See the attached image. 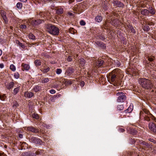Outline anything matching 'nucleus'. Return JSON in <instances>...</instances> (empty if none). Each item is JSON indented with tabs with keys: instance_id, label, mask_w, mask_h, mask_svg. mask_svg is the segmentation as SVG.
<instances>
[{
	"instance_id": "obj_1",
	"label": "nucleus",
	"mask_w": 156,
	"mask_h": 156,
	"mask_svg": "<svg viewBox=\"0 0 156 156\" xmlns=\"http://www.w3.org/2000/svg\"><path fill=\"white\" fill-rule=\"evenodd\" d=\"M120 70L118 69L113 70L107 75L108 81L114 86L117 85V83L119 79V74L120 73Z\"/></svg>"
},
{
	"instance_id": "obj_2",
	"label": "nucleus",
	"mask_w": 156,
	"mask_h": 156,
	"mask_svg": "<svg viewBox=\"0 0 156 156\" xmlns=\"http://www.w3.org/2000/svg\"><path fill=\"white\" fill-rule=\"evenodd\" d=\"M139 82L141 87L146 89H149L153 87V84L150 80L145 78L139 79Z\"/></svg>"
},
{
	"instance_id": "obj_3",
	"label": "nucleus",
	"mask_w": 156,
	"mask_h": 156,
	"mask_svg": "<svg viewBox=\"0 0 156 156\" xmlns=\"http://www.w3.org/2000/svg\"><path fill=\"white\" fill-rule=\"evenodd\" d=\"M47 31L50 34L55 36L58 35L59 33V30L58 27L54 25L49 24L47 25Z\"/></svg>"
},
{
	"instance_id": "obj_4",
	"label": "nucleus",
	"mask_w": 156,
	"mask_h": 156,
	"mask_svg": "<svg viewBox=\"0 0 156 156\" xmlns=\"http://www.w3.org/2000/svg\"><path fill=\"white\" fill-rule=\"evenodd\" d=\"M116 95L118 96L117 101L119 102H123L126 99L125 94L122 92H118L116 93Z\"/></svg>"
},
{
	"instance_id": "obj_5",
	"label": "nucleus",
	"mask_w": 156,
	"mask_h": 156,
	"mask_svg": "<svg viewBox=\"0 0 156 156\" xmlns=\"http://www.w3.org/2000/svg\"><path fill=\"white\" fill-rule=\"evenodd\" d=\"M151 118V119H153V118L155 119V117L154 116V117H152L151 116H150L149 115H147L143 113L142 112H140V118L141 120H142L144 119V120L147 121L148 122H149L150 121V118Z\"/></svg>"
},
{
	"instance_id": "obj_6",
	"label": "nucleus",
	"mask_w": 156,
	"mask_h": 156,
	"mask_svg": "<svg viewBox=\"0 0 156 156\" xmlns=\"http://www.w3.org/2000/svg\"><path fill=\"white\" fill-rule=\"evenodd\" d=\"M149 128L151 133L156 134V125L153 122H149L148 124Z\"/></svg>"
},
{
	"instance_id": "obj_7",
	"label": "nucleus",
	"mask_w": 156,
	"mask_h": 156,
	"mask_svg": "<svg viewBox=\"0 0 156 156\" xmlns=\"http://www.w3.org/2000/svg\"><path fill=\"white\" fill-rule=\"evenodd\" d=\"M30 141L36 144L41 145V144L42 141L39 138L34 136L31 137L30 139Z\"/></svg>"
},
{
	"instance_id": "obj_8",
	"label": "nucleus",
	"mask_w": 156,
	"mask_h": 156,
	"mask_svg": "<svg viewBox=\"0 0 156 156\" xmlns=\"http://www.w3.org/2000/svg\"><path fill=\"white\" fill-rule=\"evenodd\" d=\"M112 3L114 6H116L119 7H123L124 5L123 3L118 0H113L112 1Z\"/></svg>"
},
{
	"instance_id": "obj_9",
	"label": "nucleus",
	"mask_w": 156,
	"mask_h": 156,
	"mask_svg": "<svg viewBox=\"0 0 156 156\" xmlns=\"http://www.w3.org/2000/svg\"><path fill=\"white\" fill-rule=\"evenodd\" d=\"M42 23V20L38 19L33 20L31 22V24L34 27H36Z\"/></svg>"
},
{
	"instance_id": "obj_10",
	"label": "nucleus",
	"mask_w": 156,
	"mask_h": 156,
	"mask_svg": "<svg viewBox=\"0 0 156 156\" xmlns=\"http://www.w3.org/2000/svg\"><path fill=\"white\" fill-rule=\"evenodd\" d=\"M96 65L98 68L104 67L105 66V63L103 60H99L96 61Z\"/></svg>"
},
{
	"instance_id": "obj_11",
	"label": "nucleus",
	"mask_w": 156,
	"mask_h": 156,
	"mask_svg": "<svg viewBox=\"0 0 156 156\" xmlns=\"http://www.w3.org/2000/svg\"><path fill=\"white\" fill-rule=\"evenodd\" d=\"M27 130L35 133H39L40 131L39 129L35 128L34 127L31 126L27 127Z\"/></svg>"
},
{
	"instance_id": "obj_12",
	"label": "nucleus",
	"mask_w": 156,
	"mask_h": 156,
	"mask_svg": "<svg viewBox=\"0 0 156 156\" xmlns=\"http://www.w3.org/2000/svg\"><path fill=\"white\" fill-rule=\"evenodd\" d=\"M0 14L5 23L6 24L8 23V20L6 16V12L2 10L1 11Z\"/></svg>"
},
{
	"instance_id": "obj_13",
	"label": "nucleus",
	"mask_w": 156,
	"mask_h": 156,
	"mask_svg": "<svg viewBox=\"0 0 156 156\" xmlns=\"http://www.w3.org/2000/svg\"><path fill=\"white\" fill-rule=\"evenodd\" d=\"M96 45L101 47L102 49H105L106 48V45L104 43L100 41H97L95 42Z\"/></svg>"
},
{
	"instance_id": "obj_14",
	"label": "nucleus",
	"mask_w": 156,
	"mask_h": 156,
	"mask_svg": "<svg viewBox=\"0 0 156 156\" xmlns=\"http://www.w3.org/2000/svg\"><path fill=\"white\" fill-rule=\"evenodd\" d=\"M148 13L151 14L152 15L155 14L156 10L154 7L152 6H149L148 8Z\"/></svg>"
},
{
	"instance_id": "obj_15",
	"label": "nucleus",
	"mask_w": 156,
	"mask_h": 156,
	"mask_svg": "<svg viewBox=\"0 0 156 156\" xmlns=\"http://www.w3.org/2000/svg\"><path fill=\"white\" fill-rule=\"evenodd\" d=\"M74 72V69L71 67H69L66 70L65 74L68 76H70Z\"/></svg>"
},
{
	"instance_id": "obj_16",
	"label": "nucleus",
	"mask_w": 156,
	"mask_h": 156,
	"mask_svg": "<svg viewBox=\"0 0 156 156\" xmlns=\"http://www.w3.org/2000/svg\"><path fill=\"white\" fill-rule=\"evenodd\" d=\"M147 143L143 140L139 141V144L141 147H142L143 149H145L146 148V146Z\"/></svg>"
},
{
	"instance_id": "obj_17",
	"label": "nucleus",
	"mask_w": 156,
	"mask_h": 156,
	"mask_svg": "<svg viewBox=\"0 0 156 156\" xmlns=\"http://www.w3.org/2000/svg\"><path fill=\"white\" fill-rule=\"evenodd\" d=\"M79 62L80 66L83 67L85 65L86 62L84 59L81 58L80 59Z\"/></svg>"
},
{
	"instance_id": "obj_18",
	"label": "nucleus",
	"mask_w": 156,
	"mask_h": 156,
	"mask_svg": "<svg viewBox=\"0 0 156 156\" xmlns=\"http://www.w3.org/2000/svg\"><path fill=\"white\" fill-rule=\"evenodd\" d=\"M14 83L13 82H11L6 86V88L9 90L13 87Z\"/></svg>"
},
{
	"instance_id": "obj_19",
	"label": "nucleus",
	"mask_w": 156,
	"mask_h": 156,
	"mask_svg": "<svg viewBox=\"0 0 156 156\" xmlns=\"http://www.w3.org/2000/svg\"><path fill=\"white\" fill-rule=\"evenodd\" d=\"M141 13L142 15L147 16L148 14V10L146 9H144L141 11Z\"/></svg>"
},
{
	"instance_id": "obj_20",
	"label": "nucleus",
	"mask_w": 156,
	"mask_h": 156,
	"mask_svg": "<svg viewBox=\"0 0 156 156\" xmlns=\"http://www.w3.org/2000/svg\"><path fill=\"white\" fill-rule=\"evenodd\" d=\"M63 9L62 8H60L56 10V13L58 15H60L63 13Z\"/></svg>"
},
{
	"instance_id": "obj_21",
	"label": "nucleus",
	"mask_w": 156,
	"mask_h": 156,
	"mask_svg": "<svg viewBox=\"0 0 156 156\" xmlns=\"http://www.w3.org/2000/svg\"><path fill=\"white\" fill-rule=\"evenodd\" d=\"M102 20V17L100 16H98L96 17L95 20L96 22H100Z\"/></svg>"
},
{
	"instance_id": "obj_22",
	"label": "nucleus",
	"mask_w": 156,
	"mask_h": 156,
	"mask_svg": "<svg viewBox=\"0 0 156 156\" xmlns=\"http://www.w3.org/2000/svg\"><path fill=\"white\" fill-rule=\"evenodd\" d=\"M34 63L36 66L37 67L41 65V62L40 60L37 59L34 61Z\"/></svg>"
},
{
	"instance_id": "obj_23",
	"label": "nucleus",
	"mask_w": 156,
	"mask_h": 156,
	"mask_svg": "<svg viewBox=\"0 0 156 156\" xmlns=\"http://www.w3.org/2000/svg\"><path fill=\"white\" fill-rule=\"evenodd\" d=\"M22 66L23 67V68L25 70H28L30 68V66L29 65L23 63H22Z\"/></svg>"
},
{
	"instance_id": "obj_24",
	"label": "nucleus",
	"mask_w": 156,
	"mask_h": 156,
	"mask_svg": "<svg viewBox=\"0 0 156 156\" xmlns=\"http://www.w3.org/2000/svg\"><path fill=\"white\" fill-rule=\"evenodd\" d=\"M25 95L28 98H30L34 96V94L31 92H27L25 93Z\"/></svg>"
},
{
	"instance_id": "obj_25",
	"label": "nucleus",
	"mask_w": 156,
	"mask_h": 156,
	"mask_svg": "<svg viewBox=\"0 0 156 156\" xmlns=\"http://www.w3.org/2000/svg\"><path fill=\"white\" fill-rule=\"evenodd\" d=\"M140 112H143V113L144 112V113L145 114L147 115H149L150 117V116H151L152 117H154V116H153L150 113V112L148 110H144L143 111H141Z\"/></svg>"
},
{
	"instance_id": "obj_26",
	"label": "nucleus",
	"mask_w": 156,
	"mask_h": 156,
	"mask_svg": "<svg viewBox=\"0 0 156 156\" xmlns=\"http://www.w3.org/2000/svg\"><path fill=\"white\" fill-rule=\"evenodd\" d=\"M44 150L41 149H38L36 152V155H41L44 154Z\"/></svg>"
},
{
	"instance_id": "obj_27",
	"label": "nucleus",
	"mask_w": 156,
	"mask_h": 156,
	"mask_svg": "<svg viewBox=\"0 0 156 156\" xmlns=\"http://www.w3.org/2000/svg\"><path fill=\"white\" fill-rule=\"evenodd\" d=\"M41 89V87L38 86H36L34 88V91L37 92L39 90H40Z\"/></svg>"
},
{
	"instance_id": "obj_28",
	"label": "nucleus",
	"mask_w": 156,
	"mask_h": 156,
	"mask_svg": "<svg viewBox=\"0 0 156 156\" xmlns=\"http://www.w3.org/2000/svg\"><path fill=\"white\" fill-rule=\"evenodd\" d=\"M23 6L22 3L20 2H19L16 4V7L19 9H21Z\"/></svg>"
},
{
	"instance_id": "obj_29",
	"label": "nucleus",
	"mask_w": 156,
	"mask_h": 156,
	"mask_svg": "<svg viewBox=\"0 0 156 156\" xmlns=\"http://www.w3.org/2000/svg\"><path fill=\"white\" fill-rule=\"evenodd\" d=\"M29 37L30 39H32L33 40H35V37L32 33H30L29 34Z\"/></svg>"
},
{
	"instance_id": "obj_30",
	"label": "nucleus",
	"mask_w": 156,
	"mask_h": 156,
	"mask_svg": "<svg viewBox=\"0 0 156 156\" xmlns=\"http://www.w3.org/2000/svg\"><path fill=\"white\" fill-rule=\"evenodd\" d=\"M20 90V87H17L15 88L13 90V94L14 95H16L18 92Z\"/></svg>"
},
{
	"instance_id": "obj_31",
	"label": "nucleus",
	"mask_w": 156,
	"mask_h": 156,
	"mask_svg": "<svg viewBox=\"0 0 156 156\" xmlns=\"http://www.w3.org/2000/svg\"><path fill=\"white\" fill-rule=\"evenodd\" d=\"M32 116L34 118H35L36 119H38L39 118V116L38 115L35 113H33L32 114Z\"/></svg>"
},
{
	"instance_id": "obj_32",
	"label": "nucleus",
	"mask_w": 156,
	"mask_h": 156,
	"mask_svg": "<svg viewBox=\"0 0 156 156\" xmlns=\"http://www.w3.org/2000/svg\"><path fill=\"white\" fill-rule=\"evenodd\" d=\"M154 56H148V60L150 62H152L154 60Z\"/></svg>"
},
{
	"instance_id": "obj_33",
	"label": "nucleus",
	"mask_w": 156,
	"mask_h": 156,
	"mask_svg": "<svg viewBox=\"0 0 156 156\" xmlns=\"http://www.w3.org/2000/svg\"><path fill=\"white\" fill-rule=\"evenodd\" d=\"M143 29L144 31L147 32L148 31L150 30V27L149 26L147 25H146L143 27Z\"/></svg>"
},
{
	"instance_id": "obj_34",
	"label": "nucleus",
	"mask_w": 156,
	"mask_h": 156,
	"mask_svg": "<svg viewBox=\"0 0 156 156\" xmlns=\"http://www.w3.org/2000/svg\"><path fill=\"white\" fill-rule=\"evenodd\" d=\"M72 83L71 81L66 80L64 82V84L66 85H68V84L71 85L72 84Z\"/></svg>"
},
{
	"instance_id": "obj_35",
	"label": "nucleus",
	"mask_w": 156,
	"mask_h": 156,
	"mask_svg": "<svg viewBox=\"0 0 156 156\" xmlns=\"http://www.w3.org/2000/svg\"><path fill=\"white\" fill-rule=\"evenodd\" d=\"M49 81V79L48 78H45L44 79H43L41 82L42 83H47Z\"/></svg>"
},
{
	"instance_id": "obj_36",
	"label": "nucleus",
	"mask_w": 156,
	"mask_h": 156,
	"mask_svg": "<svg viewBox=\"0 0 156 156\" xmlns=\"http://www.w3.org/2000/svg\"><path fill=\"white\" fill-rule=\"evenodd\" d=\"M117 108V109L119 110H122L124 108L123 105H118Z\"/></svg>"
},
{
	"instance_id": "obj_37",
	"label": "nucleus",
	"mask_w": 156,
	"mask_h": 156,
	"mask_svg": "<svg viewBox=\"0 0 156 156\" xmlns=\"http://www.w3.org/2000/svg\"><path fill=\"white\" fill-rule=\"evenodd\" d=\"M136 143V140L134 138H131L130 140V143L131 144H134Z\"/></svg>"
},
{
	"instance_id": "obj_38",
	"label": "nucleus",
	"mask_w": 156,
	"mask_h": 156,
	"mask_svg": "<svg viewBox=\"0 0 156 156\" xmlns=\"http://www.w3.org/2000/svg\"><path fill=\"white\" fill-rule=\"evenodd\" d=\"M10 68L11 70L13 71H14L16 70L15 66L13 64L11 65Z\"/></svg>"
},
{
	"instance_id": "obj_39",
	"label": "nucleus",
	"mask_w": 156,
	"mask_h": 156,
	"mask_svg": "<svg viewBox=\"0 0 156 156\" xmlns=\"http://www.w3.org/2000/svg\"><path fill=\"white\" fill-rule=\"evenodd\" d=\"M23 156H30V152H25L23 153Z\"/></svg>"
},
{
	"instance_id": "obj_40",
	"label": "nucleus",
	"mask_w": 156,
	"mask_h": 156,
	"mask_svg": "<svg viewBox=\"0 0 156 156\" xmlns=\"http://www.w3.org/2000/svg\"><path fill=\"white\" fill-rule=\"evenodd\" d=\"M133 110V108L130 107H129L125 111L126 112L130 113Z\"/></svg>"
},
{
	"instance_id": "obj_41",
	"label": "nucleus",
	"mask_w": 156,
	"mask_h": 156,
	"mask_svg": "<svg viewBox=\"0 0 156 156\" xmlns=\"http://www.w3.org/2000/svg\"><path fill=\"white\" fill-rule=\"evenodd\" d=\"M49 70H50V68L48 67L47 68L44 69L43 70H42V71L43 73H47L49 71Z\"/></svg>"
},
{
	"instance_id": "obj_42",
	"label": "nucleus",
	"mask_w": 156,
	"mask_h": 156,
	"mask_svg": "<svg viewBox=\"0 0 156 156\" xmlns=\"http://www.w3.org/2000/svg\"><path fill=\"white\" fill-rule=\"evenodd\" d=\"M62 72V70L60 69H56V73L58 74H60Z\"/></svg>"
},
{
	"instance_id": "obj_43",
	"label": "nucleus",
	"mask_w": 156,
	"mask_h": 156,
	"mask_svg": "<svg viewBox=\"0 0 156 156\" xmlns=\"http://www.w3.org/2000/svg\"><path fill=\"white\" fill-rule=\"evenodd\" d=\"M148 140L151 142L153 143L154 144L156 143V140L152 138H150L148 139Z\"/></svg>"
},
{
	"instance_id": "obj_44",
	"label": "nucleus",
	"mask_w": 156,
	"mask_h": 156,
	"mask_svg": "<svg viewBox=\"0 0 156 156\" xmlns=\"http://www.w3.org/2000/svg\"><path fill=\"white\" fill-rule=\"evenodd\" d=\"M80 24L81 26H84L85 25V22L83 20H81L80 22Z\"/></svg>"
},
{
	"instance_id": "obj_45",
	"label": "nucleus",
	"mask_w": 156,
	"mask_h": 156,
	"mask_svg": "<svg viewBox=\"0 0 156 156\" xmlns=\"http://www.w3.org/2000/svg\"><path fill=\"white\" fill-rule=\"evenodd\" d=\"M117 21V20L115 19L114 20H113L111 22L112 24L115 26V25H116L117 24V23H116V21Z\"/></svg>"
},
{
	"instance_id": "obj_46",
	"label": "nucleus",
	"mask_w": 156,
	"mask_h": 156,
	"mask_svg": "<svg viewBox=\"0 0 156 156\" xmlns=\"http://www.w3.org/2000/svg\"><path fill=\"white\" fill-rule=\"evenodd\" d=\"M14 76L16 79H18L19 77V75L18 73H15L14 74Z\"/></svg>"
},
{
	"instance_id": "obj_47",
	"label": "nucleus",
	"mask_w": 156,
	"mask_h": 156,
	"mask_svg": "<svg viewBox=\"0 0 156 156\" xmlns=\"http://www.w3.org/2000/svg\"><path fill=\"white\" fill-rule=\"evenodd\" d=\"M152 145H151V144H150L147 143L146 144V147L148 148H151L152 147Z\"/></svg>"
},
{
	"instance_id": "obj_48",
	"label": "nucleus",
	"mask_w": 156,
	"mask_h": 156,
	"mask_svg": "<svg viewBox=\"0 0 156 156\" xmlns=\"http://www.w3.org/2000/svg\"><path fill=\"white\" fill-rule=\"evenodd\" d=\"M19 45L23 49H24L25 46L22 43H20Z\"/></svg>"
},
{
	"instance_id": "obj_49",
	"label": "nucleus",
	"mask_w": 156,
	"mask_h": 156,
	"mask_svg": "<svg viewBox=\"0 0 156 156\" xmlns=\"http://www.w3.org/2000/svg\"><path fill=\"white\" fill-rule=\"evenodd\" d=\"M0 99L2 101H4L5 99V95L3 96L0 95Z\"/></svg>"
},
{
	"instance_id": "obj_50",
	"label": "nucleus",
	"mask_w": 156,
	"mask_h": 156,
	"mask_svg": "<svg viewBox=\"0 0 156 156\" xmlns=\"http://www.w3.org/2000/svg\"><path fill=\"white\" fill-rule=\"evenodd\" d=\"M67 60L69 62H71L72 61V58L71 56H69L67 59Z\"/></svg>"
},
{
	"instance_id": "obj_51",
	"label": "nucleus",
	"mask_w": 156,
	"mask_h": 156,
	"mask_svg": "<svg viewBox=\"0 0 156 156\" xmlns=\"http://www.w3.org/2000/svg\"><path fill=\"white\" fill-rule=\"evenodd\" d=\"M79 84L81 87H83L84 86L85 83L84 81H81L80 82Z\"/></svg>"
},
{
	"instance_id": "obj_52",
	"label": "nucleus",
	"mask_w": 156,
	"mask_h": 156,
	"mask_svg": "<svg viewBox=\"0 0 156 156\" xmlns=\"http://www.w3.org/2000/svg\"><path fill=\"white\" fill-rule=\"evenodd\" d=\"M99 38L101 40H104L105 39L104 36L102 35L99 36Z\"/></svg>"
},
{
	"instance_id": "obj_53",
	"label": "nucleus",
	"mask_w": 156,
	"mask_h": 156,
	"mask_svg": "<svg viewBox=\"0 0 156 156\" xmlns=\"http://www.w3.org/2000/svg\"><path fill=\"white\" fill-rule=\"evenodd\" d=\"M27 27L25 25H22L20 26V28L22 29H26Z\"/></svg>"
},
{
	"instance_id": "obj_54",
	"label": "nucleus",
	"mask_w": 156,
	"mask_h": 156,
	"mask_svg": "<svg viewBox=\"0 0 156 156\" xmlns=\"http://www.w3.org/2000/svg\"><path fill=\"white\" fill-rule=\"evenodd\" d=\"M36 152H35V153H34L30 152V156H36Z\"/></svg>"
},
{
	"instance_id": "obj_55",
	"label": "nucleus",
	"mask_w": 156,
	"mask_h": 156,
	"mask_svg": "<svg viewBox=\"0 0 156 156\" xmlns=\"http://www.w3.org/2000/svg\"><path fill=\"white\" fill-rule=\"evenodd\" d=\"M50 93L51 94H54L55 93V91L54 90H51L50 91Z\"/></svg>"
},
{
	"instance_id": "obj_56",
	"label": "nucleus",
	"mask_w": 156,
	"mask_h": 156,
	"mask_svg": "<svg viewBox=\"0 0 156 156\" xmlns=\"http://www.w3.org/2000/svg\"><path fill=\"white\" fill-rule=\"evenodd\" d=\"M131 32L133 33V34H135L136 33V31L135 30V29L133 28H132L131 30Z\"/></svg>"
},
{
	"instance_id": "obj_57",
	"label": "nucleus",
	"mask_w": 156,
	"mask_h": 156,
	"mask_svg": "<svg viewBox=\"0 0 156 156\" xmlns=\"http://www.w3.org/2000/svg\"><path fill=\"white\" fill-rule=\"evenodd\" d=\"M102 7L104 8L105 10H106L107 9V6L105 5V4H104V5H103Z\"/></svg>"
},
{
	"instance_id": "obj_58",
	"label": "nucleus",
	"mask_w": 156,
	"mask_h": 156,
	"mask_svg": "<svg viewBox=\"0 0 156 156\" xmlns=\"http://www.w3.org/2000/svg\"><path fill=\"white\" fill-rule=\"evenodd\" d=\"M119 131L121 132H123L125 131V129L122 128H120L119 129Z\"/></svg>"
},
{
	"instance_id": "obj_59",
	"label": "nucleus",
	"mask_w": 156,
	"mask_h": 156,
	"mask_svg": "<svg viewBox=\"0 0 156 156\" xmlns=\"http://www.w3.org/2000/svg\"><path fill=\"white\" fill-rule=\"evenodd\" d=\"M4 42V40H3L2 38L0 37V43H3Z\"/></svg>"
},
{
	"instance_id": "obj_60",
	"label": "nucleus",
	"mask_w": 156,
	"mask_h": 156,
	"mask_svg": "<svg viewBox=\"0 0 156 156\" xmlns=\"http://www.w3.org/2000/svg\"><path fill=\"white\" fill-rule=\"evenodd\" d=\"M133 131V134L135 135L136 134L137 131L135 130H134L133 129H132L131 131Z\"/></svg>"
},
{
	"instance_id": "obj_61",
	"label": "nucleus",
	"mask_w": 156,
	"mask_h": 156,
	"mask_svg": "<svg viewBox=\"0 0 156 156\" xmlns=\"http://www.w3.org/2000/svg\"><path fill=\"white\" fill-rule=\"evenodd\" d=\"M4 67V64L3 63H0V68L2 69Z\"/></svg>"
},
{
	"instance_id": "obj_62",
	"label": "nucleus",
	"mask_w": 156,
	"mask_h": 156,
	"mask_svg": "<svg viewBox=\"0 0 156 156\" xmlns=\"http://www.w3.org/2000/svg\"><path fill=\"white\" fill-rule=\"evenodd\" d=\"M40 15L42 16L43 15L44 16L46 15V13H44L43 12H41L40 13Z\"/></svg>"
},
{
	"instance_id": "obj_63",
	"label": "nucleus",
	"mask_w": 156,
	"mask_h": 156,
	"mask_svg": "<svg viewBox=\"0 0 156 156\" xmlns=\"http://www.w3.org/2000/svg\"><path fill=\"white\" fill-rule=\"evenodd\" d=\"M19 137L21 138H23V134H19Z\"/></svg>"
},
{
	"instance_id": "obj_64",
	"label": "nucleus",
	"mask_w": 156,
	"mask_h": 156,
	"mask_svg": "<svg viewBox=\"0 0 156 156\" xmlns=\"http://www.w3.org/2000/svg\"><path fill=\"white\" fill-rule=\"evenodd\" d=\"M68 14L69 15L71 16H73V13H71V12H69L68 13Z\"/></svg>"
}]
</instances>
